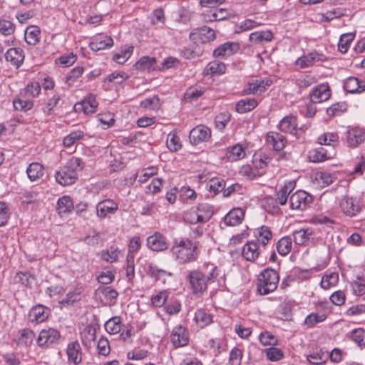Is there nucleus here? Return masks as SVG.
<instances>
[{
  "instance_id": "obj_1",
  "label": "nucleus",
  "mask_w": 365,
  "mask_h": 365,
  "mask_svg": "<svg viewBox=\"0 0 365 365\" xmlns=\"http://www.w3.org/2000/svg\"><path fill=\"white\" fill-rule=\"evenodd\" d=\"M173 258L180 264L190 263L198 257V244L186 238L176 242L171 248Z\"/></svg>"
},
{
  "instance_id": "obj_2",
  "label": "nucleus",
  "mask_w": 365,
  "mask_h": 365,
  "mask_svg": "<svg viewBox=\"0 0 365 365\" xmlns=\"http://www.w3.org/2000/svg\"><path fill=\"white\" fill-rule=\"evenodd\" d=\"M83 168V163L79 158L73 157L66 165L61 167L55 175L56 181L63 186H67L76 182L78 173Z\"/></svg>"
},
{
  "instance_id": "obj_3",
  "label": "nucleus",
  "mask_w": 365,
  "mask_h": 365,
  "mask_svg": "<svg viewBox=\"0 0 365 365\" xmlns=\"http://www.w3.org/2000/svg\"><path fill=\"white\" fill-rule=\"evenodd\" d=\"M363 204L357 197L344 196L339 202L341 211L349 217L356 215L361 210Z\"/></svg>"
},
{
  "instance_id": "obj_4",
  "label": "nucleus",
  "mask_w": 365,
  "mask_h": 365,
  "mask_svg": "<svg viewBox=\"0 0 365 365\" xmlns=\"http://www.w3.org/2000/svg\"><path fill=\"white\" fill-rule=\"evenodd\" d=\"M313 202L312 196L304 190H298L289 199L290 207L293 210H304Z\"/></svg>"
},
{
  "instance_id": "obj_5",
  "label": "nucleus",
  "mask_w": 365,
  "mask_h": 365,
  "mask_svg": "<svg viewBox=\"0 0 365 365\" xmlns=\"http://www.w3.org/2000/svg\"><path fill=\"white\" fill-rule=\"evenodd\" d=\"M257 291L262 295L274 291V269H266L259 275Z\"/></svg>"
},
{
  "instance_id": "obj_6",
  "label": "nucleus",
  "mask_w": 365,
  "mask_h": 365,
  "mask_svg": "<svg viewBox=\"0 0 365 365\" xmlns=\"http://www.w3.org/2000/svg\"><path fill=\"white\" fill-rule=\"evenodd\" d=\"M188 279L194 294H202L207 290L208 282L200 269L191 271Z\"/></svg>"
},
{
  "instance_id": "obj_7",
  "label": "nucleus",
  "mask_w": 365,
  "mask_h": 365,
  "mask_svg": "<svg viewBox=\"0 0 365 365\" xmlns=\"http://www.w3.org/2000/svg\"><path fill=\"white\" fill-rule=\"evenodd\" d=\"M60 336L59 331L55 329H42L39 332L36 342L39 347L47 348L56 343L59 339Z\"/></svg>"
},
{
  "instance_id": "obj_8",
  "label": "nucleus",
  "mask_w": 365,
  "mask_h": 365,
  "mask_svg": "<svg viewBox=\"0 0 365 365\" xmlns=\"http://www.w3.org/2000/svg\"><path fill=\"white\" fill-rule=\"evenodd\" d=\"M211 138L210 129L203 125H199L192 128L189 135V139L192 145H198L207 142Z\"/></svg>"
},
{
  "instance_id": "obj_9",
  "label": "nucleus",
  "mask_w": 365,
  "mask_h": 365,
  "mask_svg": "<svg viewBox=\"0 0 365 365\" xmlns=\"http://www.w3.org/2000/svg\"><path fill=\"white\" fill-rule=\"evenodd\" d=\"M170 340L175 348L186 346L189 342L187 330L182 325L175 326L172 330Z\"/></svg>"
},
{
  "instance_id": "obj_10",
  "label": "nucleus",
  "mask_w": 365,
  "mask_h": 365,
  "mask_svg": "<svg viewBox=\"0 0 365 365\" xmlns=\"http://www.w3.org/2000/svg\"><path fill=\"white\" fill-rule=\"evenodd\" d=\"M98 105L95 96L89 94L82 101L76 103L73 108L76 112H83L88 115L94 113Z\"/></svg>"
},
{
  "instance_id": "obj_11",
  "label": "nucleus",
  "mask_w": 365,
  "mask_h": 365,
  "mask_svg": "<svg viewBox=\"0 0 365 365\" xmlns=\"http://www.w3.org/2000/svg\"><path fill=\"white\" fill-rule=\"evenodd\" d=\"M331 96V90L328 84H320L312 88L310 98L312 103H319L328 100Z\"/></svg>"
},
{
  "instance_id": "obj_12",
  "label": "nucleus",
  "mask_w": 365,
  "mask_h": 365,
  "mask_svg": "<svg viewBox=\"0 0 365 365\" xmlns=\"http://www.w3.org/2000/svg\"><path fill=\"white\" fill-rule=\"evenodd\" d=\"M24 58V51L21 48H11L5 53L6 61L16 68L21 66Z\"/></svg>"
},
{
  "instance_id": "obj_13",
  "label": "nucleus",
  "mask_w": 365,
  "mask_h": 365,
  "mask_svg": "<svg viewBox=\"0 0 365 365\" xmlns=\"http://www.w3.org/2000/svg\"><path fill=\"white\" fill-rule=\"evenodd\" d=\"M147 245L155 252L164 251L168 247V243L165 237L159 232H155L147 238Z\"/></svg>"
},
{
  "instance_id": "obj_14",
  "label": "nucleus",
  "mask_w": 365,
  "mask_h": 365,
  "mask_svg": "<svg viewBox=\"0 0 365 365\" xmlns=\"http://www.w3.org/2000/svg\"><path fill=\"white\" fill-rule=\"evenodd\" d=\"M50 314V309L41 304L34 307L29 312V318L31 322L39 324L45 322Z\"/></svg>"
},
{
  "instance_id": "obj_15",
  "label": "nucleus",
  "mask_w": 365,
  "mask_h": 365,
  "mask_svg": "<svg viewBox=\"0 0 365 365\" xmlns=\"http://www.w3.org/2000/svg\"><path fill=\"white\" fill-rule=\"evenodd\" d=\"M118 208V204L113 200L107 199L99 202L96 205L97 216L105 218L109 214H114Z\"/></svg>"
},
{
  "instance_id": "obj_16",
  "label": "nucleus",
  "mask_w": 365,
  "mask_h": 365,
  "mask_svg": "<svg viewBox=\"0 0 365 365\" xmlns=\"http://www.w3.org/2000/svg\"><path fill=\"white\" fill-rule=\"evenodd\" d=\"M327 263L324 262L322 264H318L312 269H302L300 267H294L293 269V277L294 279L302 282L308 280L313 277L314 271H320L324 269Z\"/></svg>"
},
{
  "instance_id": "obj_17",
  "label": "nucleus",
  "mask_w": 365,
  "mask_h": 365,
  "mask_svg": "<svg viewBox=\"0 0 365 365\" xmlns=\"http://www.w3.org/2000/svg\"><path fill=\"white\" fill-rule=\"evenodd\" d=\"M365 140V131L359 128H352L346 132L348 146L356 148Z\"/></svg>"
},
{
  "instance_id": "obj_18",
  "label": "nucleus",
  "mask_w": 365,
  "mask_h": 365,
  "mask_svg": "<svg viewBox=\"0 0 365 365\" xmlns=\"http://www.w3.org/2000/svg\"><path fill=\"white\" fill-rule=\"evenodd\" d=\"M240 50V44L237 42H226L213 51L215 57L229 56Z\"/></svg>"
},
{
  "instance_id": "obj_19",
  "label": "nucleus",
  "mask_w": 365,
  "mask_h": 365,
  "mask_svg": "<svg viewBox=\"0 0 365 365\" xmlns=\"http://www.w3.org/2000/svg\"><path fill=\"white\" fill-rule=\"evenodd\" d=\"M344 89L350 93H361L365 91V83L356 77L350 76L344 81Z\"/></svg>"
},
{
  "instance_id": "obj_20",
  "label": "nucleus",
  "mask_w": 365,
  "mask_h": 365,
  "mask_svg": "<svg viewBox=\"0 0 365 365\" xmlns=\"http://www.w3.org/2000/svg\"><path fill=\"white\" fill-rule=\"evenodd\" d=\"M68 361L75 365H78L82 361L81 347L76 341L68 344L66 350Z\"/></svg>"
},
{
  "instance_id": "obj_21",
  "label": "nucleus",
  "mask_w": 365,
  "mask_h": 365,
  "mask_svg": "<svg viewBox=\"0 0 365 365\" xmlns=\"http://www.w3.org/2000/svg\"><path fill=\"white\" fill-rule=\"evenodd\" d=\"M337 132H324L317 138V142L322 145L335 148L339 145L340 140Z\"/></svg>"
},
{
  "instance_id": "obj_22",
  "label": "nucleus",
  "mask_w": 365,
  "mask_h": 365,
  "mask_svg": "<svg viewBox=\"0 0 365 365\" xmlns=\"http://www.w3.org/2000/svg\"><path fill=\"white\" fill-rule=\"evenodd\" d=\"M287 143V138L282 134H275V160H287L290 157V154L282 151Z\"/></svg>"
},
{
  "instance_id": "obj_23",
  "label": "nucleus",
  "mask_w": 365,
  "mask_h": 365,
  "mask_svg": "<svg viewBox=\"0 0 365 365\" xmlns=\"http://www.w3.org/2000/svg\"><path fill=\"white\" fill-rule=\"evenodd\" d=\"M320 60L321 55L316 51H312L298 58L295 61V65L299 68H305L313 66L316 61Z\"/></svg>"
},
{
  "instance_id": "obj_24",
  "label": "nucleus",
  "mask_w": 365,
  "mask_h": 365,
  "mask_svg": "<svg viewBox=\"0 0 365 365\" xmlns=\"http://www.w3.org/2000/svg\"><path fill=\"white\" fill-rule=\"evenodd\" d=\"M273 339L274 335L267 331H262L259 336V340L263 346H271L265 349L264 352L266 354L267 359L272 361H274V346L272 344Z\"/></svg>"
},
{
  "instance_id": "obj_25",
  "label": "nucleus",
  "mask_w": 365,
  "mask_h": 365,
  "mask_svg": "<svg viewBox=\"0 0 365 365\" xmlns=\"http://www.w3.org/2000/svg\"><path fill=\"white\" fill-rule=\"evenodd\" d=\"M332 158L333 156L331 154L322 147L312 149L308 154L309 161L315 163H322L330 160Z\"/></svg>"
},
{
  "instance_id": "obj_26",
  "label": "nucleus",
  "mask_w": 365,
  "mask_h": 365,
  "mask_svg": "<svg viewBox=\"0 0 365 365\" xmlns=\"http://www.w3.org/2000/svg\"><path fill=\"white\" fill-rule=\"evenodd\" d=\"M244 215L245 212L242 209L234 208L225 216L224 222L227 225L235 226L242 222Z\"/></svg>"
},
{
  "instance_id": "obj_27",
  "label": "nucleus",
  "mask_w": 365,
  "mask_h": 365,
  "mask_svg": "<svg viewBox=\"0 0 365 365\" xmlns=\"http://www.w3.org/2000/svg\"><path fill=\"white\" fill-rule=\"evenodd\" d=\"M314 235V230L311 227L301 228L293 233L294 240L296 244L303 245L307 244Z\"/></svg>"
},
{
  "instance_id": "obj_28",
  "label": "nucleus",
  "mask_w": 365,
  "mask_h": 365,
  "mask_svg": "<svg viewBox=\"0 0 365 365\" xmlns=\"http://www.w3.org/2000/svg\"><path fill=\"white\" fill-rule=\"evenodd\" d=\"M113 46V40L110 36L96 37L89 44L90 48L93 51H98L110 48Z\"/></svg>"
},
{
  "instance_id": "obj_29",
  "label": "nucleus",
  "mask_w": 365,
  "mask_h": 365,
  "mask_svg": "<svg viewBox=\"0 0 365 365\" xmlns=\"http://www.w3.org/2000/svg\"><path fill=\"white\" fill-rule=\"evenodd\" d=\"M332 175L326 171H318L313 175L312 182L317 186L324 187L331 185L333 182Z\"/></svg>"
},
{
  "instance_id": "obj_30",
  "label": "nucleus",
  "mask_w": 365,
  "mask_h": 365,
  "mask_svg": "<svg viewBox=\"0 0 365 365\" xmlns=\"http://www.w3.org/2000/svg\"><path fill=\"white\" fill-rule=\"evenodd\" d=\"M245 155V149L238 143L227 148L225 153V157L231 162L240 160L244 158Z\"/></svg>"
},
{
  "instance_id": "obj_31",
  "label": "nucleus",
  "mask_w": 365,
  "mask_h": 365,
  "mask_svg": "<svg viewBox=\"0 0 365 365\" xmlns=\"http://www.w3.org/2000/svg\"><path fill=\"white\" fill-rule=\"evenodd\" d=\"M194 208L197 213V217H199L200 223L208 222L213 215L212 207L207 203L199 204Z\"/></svg>"
},
{
  "instance_id": "obj_32",
  "label": "nucleus",
  "mask_w": 365,
  "mask_h": 365,
  "mask_svg": "<svg viewBox=\"0 0 365 365\" xmlns=\"http://www.w3.org/2000/svg\"><path fill=\"white\" fill-rule=\"evenodd\" d=\"M242 256L247 261L253 262L259 256L258 245L254 241L247 242L243 247Z\"/></svg>"
},
{
  "instance_id": "obj_33",
  "label": "nucleus",
  "mask_w": 365,
  "mask_h": 365,
  "mask_svg": "<svg viewBox=\"0 0 365 365\" xmlns=\"http://www.w3.org/2000/svg\"><path fill=\"white\" fill-rule=\"evenodd\" d=\"M308 361L313 365H322L329 359L328 351L323 349H317L307 357Z\"/></svg>"
},
{
  "instance_id": "obj_34",
  "label": "nucleus",
  "mask_w": 365,
  "mask_h": 365,
  "mask_svg": "<svg viewBox=\"0 0 365 365\" xmlns=\"http://www.w3.org/2000/svg\"><path fill=\"white\" fill-rule=\"evenodd\" d=\"M205 19L207 21H223L230 16V12L225 9H217L215 10L207 11L204 14Z\"/></svg>"
},
{
  "instance_id": "obj_35",
  "label": "nucleus",
  "mask_w": 365,
  "mask_h": 365,
  "mask_svg": "<svg viewBox=\"0 0 365 365\" xmlns=\"http://www.w3.org/2000/svg\"><path fill=\"white\" fill-rule=\"evenodd\" d=\"M294 187L295 182L294 181H289L285 182L284 185L278 191L277 194V197L275 199V201L279 203L281 205H285L289 195L294 190Z\"/></svg>"
},
{
  "instance_id": "obj_36",
  "label": "nucleus",
  "mask_w": 365,
  "mask_h": 365,
  "mask_svg": "<svg viewBox=\"0 0 365 365\" xmlns=\"http://www.w3.org/2000/svg\"><path fill=\"white\" fill-rule=\"evenodd\" d=\"M297 125L296 118L292 115H288L280 120L277 127L284 133H292L296 130Z\"/></svg>"
},
{
  "instance_id": "obj_37",
  "label": "nucleus",
  "mask_w": 365,
  "mask_h": 365,
  "mask_svg": "<svg viewBox=\"0 0 365 365\" xmlns=\"http://www.w3.org/2000/svg\"><path fill=\"white\" fill-rule=\"evenodd\" d=\"M208 283L213 282L219 275V269L212 263H205L200 269Z\"/></svg>"
},
{
  "instance_id": "obj_38",
  "label": "nucleus",
  "mask_w": 365,
  "mask_h": 365,
  "mask_svg": "<svg viewBox=\"0 0 365 365\" xmlns=\"http://www.w3.org/2000/svg\"><path fill=\"white\" fill-rule=\"evenodd\" d=\"M156 60L155 58L149 56H143L137 61L133 67L135 70L141 71H149L155 68Z\"/></svg>"
},
{
  "instance_id": "obj_39",
  "label": "nucleus",
  "mask_w": 365,
  "mask_h": 365,
  "mask_svg": "<svg viewBox=\"0 0 365 365\" xmlns=\"http://www.w3.org/2000/svg\"><path fill=\"white\" fill-rule=\"evenodd\" d=\"M43 166L39 163L29 164L26 169L28 178L31 181H36L43 175Z\"/></svg>"
},
{
  "instance_id": "obj_40",
  "label": "nucleus",
  "mask_w": 365,
  "mask_h": 365,
  "mask_svg": "<svg viewBox=\"0 0 365 365\" xmlns=\"http://www.w3.org/2000/svg\"><path fill=\"white\" fill-rule=\"evenodd\" d=\"M40 29L37 26H28L25 31L24 38L26 42L35 46L39 42Z\"/></svg>"
},
{
  "instance_id": "obj_41",
  "label": "nucleus",
  "mask_w": 365,
  "mask_h": 365,
  "mask_svg": "<svg viewBox=\"0 0 365 365\" xmlns=\"http://www.w3.org/2000/svg\"><path fill=\"white\" fill-rule=\"evenodd\" d=\"M134 47L131 45H125L118 53L113 56V60L119 64L124 63L131 56Z\"/></svg>"
},
{
  "instance_id": "obj_42",
  "label": "nucleus",
  "mask_w": 365,
  "mask_h": 365,
  "mask_svg": "<svg viewBox=\"0 0 365 365\" xmlns=\"http://www.w3.org/2000/svg\"><path fill=\"white\" fill-rule=\"evenodd\" d=\"M257 106L255 98H245L239 101L236 104V110L240 113H245L252 110Z\"/></svg>"
},
{
  "instance_id": "obj_43",
  "label": "nucleus",
  "mask_w": 365,
  "mask_h": 365,
  "mask_svg": "<svg viewBox=\"0 0 365 365\" xmlns=\"http://www.w3.org/2000/svg\"><path fill=\"white\" fill-rule=\"evenodd\" d=\"M19 336L17 343L19 345L29 346H30L35 338V333L29 329H24L19 331Z\"/></svg>"
},
{
  "instance_id": "obj_44",
  "label": "nucleus",
  "mask_w": 365,
  "mask_h": 365,
  "mask_svg": "<svg viewBox=\"0 0 365 365\" xmlns=\"http://www.w3.org/2000/svg\"><path fill=\"white\" fill-rule=\"evenodd\" d=\"M226 71L225 63L217 61L209 63L204 69L205 75L222 74Z\"/></svg>"
},
{
  "instance_id": "obj_45",
  "label": "nucleus",
  "mask_w": 365,
  "mask_h": 365,
  "mask_svg": "<svg viewBox=\"0 0 365 365\" xmlns=\"http://www.w3.org/2000/svg\"><path fill=\"white\" fill-rule=\"evenodd\" d=\"M195 321L200 328L209 325L212 322V317L204 309H199L195 312Z\"/></svg>"
},
{
  "instance_id": "obj_46",
  "label": "nucleus",
  "mask_w": 365,
  "mask_h": 365,
  "mask_svg": "<svg viewBox=\"0 0 365 365\" xmlns=\"http://www.w3.org/2000/svg\"><path fill=\"white\" fill-rule=\"evenodd\" d=\"M339 282V274L337 272H331L324 274L320 282V286L324 289H329L335 287Z\"/></svg>"
},
{
  "instance_id": "obj_47",
  "label": "nucleus",
  "mask_w": 365,
  "mask_h": 365,
  "mask_svg": "<svg viewBox=\"0 0 365 365\" xmlns=\"http://www.w3.org/2000/svg\"><path fill=\"white\" fill-rule=\"evenodd\" d=\"M119 254V248L113 245L106 250H102L101 252V257L103 260L107 262L113 263L118 260Z\"/></svg>"
},
{
  "instance_id": "obj_48",
  "label": "nucleus",
  "mask_w": 365,
  "mask_h": 365,
  "mask_svg": "<svg viewBox=\"0 0 365 365\" xmlns=\"http://www.w3.org/2000/svg\"><path fill=\"white\" fill-rule=\"evenodd\" d=\"M73 209V201L68 196H63L57 202V210L59 214L71 212Z\"/></svg>"
},
{
  "instance_id": "obj_49",
  "label": "nucleus",
  "mask_w": 365,
  "mask_h": 365,
  "mask_svg": "<svg viewBox=\"0 0 365 365\" xmlns=\"http://www.w3.org/2000/svg\"><path fill=\"white\" fill-rule=\"evenodd\" d=\"M104 327L110 334H116L121 330V319L118 317H112L105 323Z\"/></svg>"
},
{
  "instance_id": "obj_50",
  "label": "nucleus",
  "mask_w": 365,
  "mask_h": 365,
  "mask_svg": "<svg viewBox=\"0 0 365 365\" xmlns=\"http://www.w3.org/2000/svg\"><path fill=\"white\" fill-rule=\"evenodd\" d=\"M294 304L291 301H284L279 306V314L282 320H289L292 316V308Z\"/></svg>"
},
{
  "instance_id": "obj_51",
  "label": "nucleus",
  "mask_w": 365,
  "mask_h": 365,
  "mask_svg": "<svg viewBox=\"0 0 365 365\" xmlns=\"http://www.w3.org/2000/svg\"><path fill=\"white\" fill-rule=\"evenodd\" d=\"M292 247V242L290 237H284L277 243V249L279 255L285 256L289 254Z\"/></svg>"
},
{
  "instance_id": "obj_52",
  "label": "nucleus",
  "mask_w": 365,
  "mask_h": 365,
  "mask_svg": "<svg viewBox=\"0 0 365 365\" xmlns=\"http://www.w3.org/2000/svg\"><path fill=\"white\" fill-rule=\"evenodd\" d=\"M273 34L270 31H260L252 33L250 35V40L253 43H259L263 41H270Z\"/></svg>"
},
{
  "instance_id": "obj_53",
  "label": "nucleus",
  "mask_w": 365,
  "mask_h": 365,
  "mask_svg": "<svg viewBox=\"0 0 365 365\" xmlns=\"http://www.w3.org/2000/svg\"><path fill=\"white\" fill-rule=\"evenodd\" d=\"M226 183L224 180L221 178H212L207 184V188L208 190L213 192L215 194H217L225 190Z\"/></svg>"
},
{
  "instance_id": "obj_54",
  "label": "nucleus",
  "mask_w": 365,
  "mask_h": 365,
  "mask_svg": "<svg viewBox=\"0 0 365 365\" xmlns=\"http://www.w3.org/2000/svg\"><path fill=\"white\" fill-rule=\"evenodd\" d=\"M327 319L325 314L311 313L307 315L304 319V324L309 327L312 328L318 323L324 322Z\"/></svg>"
},
{
  "instance_id": "obj_55",
  "label": "nucleus",
  "mask_w": 365,
  "mask_h": 365,
  "mask_svg": "<svg viewBox=\"0 0 365 365\" xmlns=\"http://www.w3.org/2000/svg\"><path fill=\"white\" fill-rule=\"evenodd\" d=\"M84 135V132L82 130H73L63 138V144L65 147H71L76 141L83 138Z\"/></svg>"
},
{
  "instance_id": "obj_56",
  "label": "nucleus",
  "mask_w": 365,
  "mask_h": 365,
  "mask_svg": "<svg viewBox=\"0 0 365 365\" xmlns=\"http://www.w3.org/2000/svg\"><path fill=\"white\" fill-rule=\"evenodd\" d=\"M350 339L359 346H365V330L362 328L353 329L350 333Z\"/></svg>"
},
{
  "instance_id": "obj_57",
  "label": "nucleus",
  "mask_w": 365,
  "mask_h": 365,
  "mask_svg": "<svg viewBox=\"0 0 365 365\" xmlns=\"http://www.w3.org/2000/svg\"><path fill=\"white\" fill-rule=\"evenodd\" d=\"M140 106L147 110H155L160 108V99L158 96H153L142 101Z\"/></svg>"
},
{
  "instance_id": "obj_58",
  "label": "nucleus",
  "mask_w": 365,
  "mask_h": 365,
  "mask_svg": "<svg viewBox=\"0 0 365 365\" xmlns=\"http://www.w3.org/2000/svg\"><path fill=\"white\" fill-rule=\"evenodd\" d=\"M167 147L173 152L179 150L181 147L180 138L175 133H170L167 138Z\"/></svg>"
},
{
  "instance_id": "obj_59",
  "label": "nucleus",
  "mask_w": 365,
  "mask_h": 365,
  "mask_svg": "<svg viewBox=\"0 0 365 365\" xmlns=\"http://www.w3.org/2000/svg\"><path fill=\"white\" fill-rule=\"evenodd\" d=\"M256 235L257 237L258 241L260 242L263 245H266L272 239V233L269 227L262 226L259 230H257Z\"/></svg>"
},
{
  "instance_id": "obj_60",
  "label": "nucleus",
  "mask_w": 365,
  "mask_h": 365,
  "mask_svg": "<svg viewBox=\"0 0 365 365\" xmlns=\"http://www.w3.org/2000/svg\"><path fill=\"white\" fill-rule=\"evenodd\" d=\"M353 40L354 36L351 34H344L341 35L338 43L339 51L341 53H346Z\"/></svg>"
},
{
  "instance_id": "obj_61",
  "label": "nucleus",
  "mask_w": 365,
  "mask_h": 365,
  "mask_svg": "<svg viewBox=\"0 0 365 365\" xmlns=\"http://www.w3.org/2000/svg\"><path fill=\"white\" fill-rule=\"evenodd\" d=\"M347 105L344 102H339L331 105L327 109V113L329 116L339 115L346 111Z\"/></svg>"
},
{
  "instance_id": "obj_62",
  "label": "nucleus",
  "mask_w": 365,
  "mask_h": 365,
  "mask_svg": "<svg viewBox=\"0 0 365 365\" xmlns=\"http://www.w3.org/2000/svg\"><path fill=\"white\" fill-rule=\"evenodd\" d=\"M13 105L15 110L26 112L33 108L34 103L31 100L16 98L13 101Z\"/></svg>"
},
{
  "instance_id": "obj_63",
  "label": "nucleus",
  "mask_w": 365,
  "mask_h": 365,
  "mask_svg": "<svg viewBox=\"0 0 365 365\" xmlns=\"http://www.w3.org/2000/svg\"><path fill=\"white\" fill-rule=\"evenodd\" d=\"M98 291L110 302L115 301L118 296V292L110 287H100Z\"/></svg>"
},
{
  "instance_id": "obj_64",
  "label": "nucleus",
  "mask_w": 365,
  "mask_h": 365,
  "mask_svg": "<svg viewBox=\"0 0 365 365\" xmlns=\"http://www.w3.org/2000/svg\"><path fill=\"white\" fill-rule=\"evenodd\" d=\"M316 82V78L312 75H304L296 80V84L300 88H308L314 84Z\"/></svg>"
}]
</instances>
